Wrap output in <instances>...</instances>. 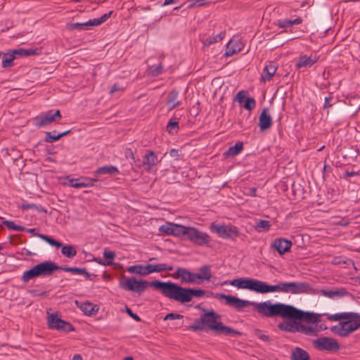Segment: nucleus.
Returning <instances> with one entry per match:
<instances>
[{
    "label": "nucleus",
    "mask_w": 360,
    "mask_h": 360,
    "mask_svg": "<svg viewBox=\"0 0 360 360\" xmlns=\"http://www.w3.org/2000/svg\"><path fill=\"white\" fill-rule=\"evenodd\" d=\"M219 297L224 299L226 304L233 307L238 311L248 306H252L259 314L265 317L281 316L283 319H293L295 321H283L278 324V328L281 330L289 333L299 332L300 322L296 321L316 323L319 321L320 316L319 314L304 311L292 305L280 302L272 304L270 301H266L257 303L225 294H220Z\"/></svg>",
    "instance_id": "obj_1"
},
{
    "label": "nucleus",
    "mask_w": 360,
    "mask_h": 360,
    "mask_svg": "<svg viewBox=\"0 0 360 360\" xmlns=\"http://www.w3.org/2000/svg\"><path fill=\"white\" fill-rule=\"evenodd\" d=\"M159 231L167 236L186 237V239L198 245H208L211 239L210 236L195 227L167 222L159 227Z\"/></svg>",
    "instance_id": "obj_2"
},
{
    "label": "nucleus",
    "mask_w": 360,
    "mask_h": 360,
    "mask_svg": "<svg viewBox=\"0 0 360 360\" xmlns=\"http://www.w3.org/2000/svg\"><path fill=\"white\" fill-rule=\"evenodd\" d=\"M221 316L213 310H204L199 319L195 320L193 323L190 326L193 330H213L219 335H226L235 337L240 335V333L233 328L224 326L219 320Z\"/></svg>",
    "instance_id": "obj_3"
},
{
    "label": "nucleus",
    "mask_w": 360,
    "mask_h": 360,
    "mask_svg": "<svg viewBox=\"0 0 360 360\" xmlns=\"http://www.w3.org/2000/svg\"><path fill=\"white\" fill-rule=\"evenodd\" d=\"M327 319L331 321L342 319L346 321L340 322L331 328V331L341 337H347L352 332L360 328V314L355 312H344L332 315H326Z\"/></svg>",
    "instance_id": "obj_4"
},
{
    "label": "nucleus",
    "mask_w": 360,
    "mask_h": 360,
    "mask_svg": "<svg viewBox=\"0 0 360 360\" xmlns=\"http://www.w3.org/2000/svg\"><path fill=\"white\" fill-rule=\"evenodd\" d=\"M154 288L160 289L161 292L167 297L181 303L190 302L188 288H182L172 282H162L155 281Z\"/></svg>",
    "instance_id": "obj_5"
},
{
    "label": "nucleus",
    "mask_w": 360,
    "mask_h": 360,
    "mask_svg": "<svg viewBox=\"0 0 360 360\" xmlns=\"http://www.w3.org/2000/svg\"><path fill=\"white\" fill-rule=\"evenodd\" d=\"M62 269L51 261H45L34 266L30 270L23 273L22 280L27 283L30 280L41 276H50L54 271Z\"/></svg>",
    "instance_id": "obj_6"
},
{
    "label": "nucleus",
    "mask_w": 360,
    "mask_h": 360,
    "mask_svg": "<svg viewBox=\"0 0 360 360\" xmlns=\"http://www.w3.org/2000/svg\"><path fill=\"white\" fill-rule=\"evenodd\" d=\"M155 281H147L146 280H138L135 277L124 278L120 281V286L127 291H131L139 295L142 294L148 286L154 288Z\"/></svg>",
    "instance_id": "obj_7"
},
{
    "label": "nucleus",
    "mask_w": 360,
    "mask_h": 360,
    "mask_svg": "<svg viewBox=\"0 0 360 360\" xmlns=\"http://www.w3.org/2000/svg\"><path fill=\"white\" fill-rule=\"evenodd\" d=\"M172 270H173V266L167 264H147L146 266L138 264L127 268L128 272L141 276H147L154 272Z\"/></svg>",
    "instance_id": "obj_8"
},
{
    "label": "nucleus",
    "mask_w": 360,
    "mask_h": 360,
    "mask_svg": "<svg viewBox=\"0 0 360 360\" xmlns=\"http://www.w3.org/2000/svg\"><path fill=\"white\" fill-rule=\"evenodd\" d=\"M313 346L319 351L337 352L340 349L338 341L330 337H321L312 341Z\"/></svg>",
    "instance_id": "obj_9"
},
{
    "label": "nucleus",
    "mask_w": 360,
    "mask_h": 360,
    "mask_svg": "<svg viewBox=\"0 0 360 360\" xmlns=\"http://www.w3.org/2000/svg\"><path fill=\"white\" fill-rule=\"evenodd\" d=\"M210 229L222 238H231L233 240L239 236V231L238 228L232 225L212 224Z\"/></svg>",
    "instance_id": "obj_10"
},
{
    "label": "nucleus",
    "mask_w": 360,
    "mask_h": 360,
    "mask_svg": "<svg viewBox=\"0 0 360 360\" xmlns=\"http://www.w3.org/2000/svg\"><path fill=\"white\" fill-rule=\"evenodd\" d=\"M48 326L50 328L70 332L75 330L73 326L64 320H62L57 314H51L48 316Z\"/></svg>",
    "instance_id": "obj_11"
},
{
    "label": "nucleus",
    "mask_w": 360,
    "mask_h": 360,
    "mask_svg": "<svg viewBox=\"0 0 360 360\" xmlns=\"http://www.w3.org/2000/svg\"><path fill=\"white\" fill-rule=\"evenodd\" d=\"M310 289V286L307 283L281 282V292L291 294L306 293Z\"/></svg>",
    "instance_id": "obj_12"
},
{
    "label": "nucleus",
    "mask_w": 360,
    "mask_h": 360,
    "mask_svg": "<svg viewBox=\"0 0 360 360\" xmlns=\"http://www.w3.org/2000/svg\"><path fill=\"white\" fill-rule=\"evenodd\" d=\"M230 284L240 289H248L256 292H258L259 280L248 278H240L232 280Z\"/></svg>",
    "instance_id": "obj_13"
},
{
    "label": "nucleus",
    "mask_w": 360,
    "mask_h": 360,
    "mask_svg": "<svg viewBox=\"0 0 360 360\" xmlns=\"http://www.w3.org/2000/svg\"><path fill=\"white\" fill-rule=\"evenodd\" d=\"M61 117L60 112L59 110H56L54 112L52 110H49L44 114L37 116L35 118L36 126L44 127L54 122L56 119Z\"/></svg>",
    "instance_id": "obj_14"
},
{
    "label": "nucleus",
    "mask_w": 360,
    "mask_h": 360,
    "mask_svg": "<svg viewBox=\"0 0 360 360\" xmlns=\"http://www.w3.org/2000/svg\"><path fill=\"white\" fill-rule=\"evenodd\" d=\"M173 276L174 278H181V281L185 283L200 284V281H197L198 276H196V274L190 272L186 269H177Z\"/></svg>",
    "instance_id": "obj_15"
},
{
    "label": "nucleus",
    "mask_w": 360,
    "mask_h": 360,
    "mask_svg": "<svg viewBox=\"0 0 360 360\" xmlns=\"http://www.w3.org/2000/svg\"><path fill=\"white\" fill-rule=\"evenodd\" d=\"M292 242L285 238H277L271 243V248L276 250L279 255L289 252L292 247Z\"/></svg>",
    "instance_id": "obj_16"
},
{
    "label": "nucleus",
    "mask_w": 360,
    "mask_h": 360,
    "mask_svg": "<svg viewBox=\"0 0 360 360\" xmlns=\"http://www.w3.org/2000/svg\"><path fill=\"white\" fill-rule=\"evenodd\" d=\"M158 162V157L152 150L148 151L143 156V166L148 172H153L154 167Z\"/></svg>",
    "instance_id": "obj_17"
},
{
    "label": "nucleus",
    "mask_w": 360,
    "mask_h": 360,
    "mask_svg": "<svg viewBox=\"0 0 360 360\" xmlns=\"http://www.w3.org/2000/svg\"><path fill=\"white\" fill-rule=\"evenodd\" d=\"M318 57L316 55H302L300 56L295 64L297 68H308L311 67L317 60Z\"/></svg>",
    "instance_id": "obj_18"
},
{
    "label": "nucleus",
    "mask_w": 360,
    "mask_h": 360,
    "mask_svg": "<svg viewBox=\"0 0 360 360\" xmlns=\"http://www.w3.org/2000/svg\"><path fill=\"white\" fill-rule=\"evenodd\" d=\"M272 125L271 117L268 114V108L262 110L259 117V127L261 131H265Z\"/></svg>",
    "instance_id": "obj_19"
},
{
    "label": "nucleus",
    "mask_w": 360,
    "mask_h": 360,
    "mask_svg": "<svg viewBox=\"0 0 360 360\" xmlns=\"http://www.w3.org/2000/svg\"><path fill=\"white\" fill-rule=\"evenodd\" d=\"M272 292H281V282L276 285H268L265 282L259 281L258 293L266 294Z\"/></svg>",
    "instance_id": "obj_20"
},
{
    "label": "nucleus",
    "mask_w": 360,
    "mask_h": 360,
    "mask_svg": "<svg viewBox=\"0 0 360 360\" xmlns=\"http://www.w3.org/2000/svg\"><path fill=\"white\" fill-rule=\"evenodd\" d=\"M243 44L239 41L230 40L226 49L225 56H231L241 51Z\"/></svg>",
    "instance_id": "obj_21"
},
{
    "label": "nucleus",
    "mask_w": 360,
    "mask_h": 360,
    "mask_svg": "<svg viewBox=\"0 0 360 360\" xmlns=\"http://www.w3.org/2000/svg\"><path fill=\"white\" fill-rule=\"evenodd\" d=\"M277 70V66L275 63L271 62L266 65L263 70V74L261 77V81L265 82L271 79L275 75Z\"/></svg>",
    "instance_id": "obj_22"
},
{
    "label": "nucleus",
    "mask_w": 360,
    "mask_h": 360,
    "mask_svg": "<svg viewBox=\"0 0 360 360\" xmlns=\"http://www.w3.org/2000/svg\"><path fill=\"white\" fill-rule=\"evenodd\" d=\"M118 174H120L119 169H117V167L113 165H107L99 167L94 172V175L96 177H100L102 175L105 174L114 175Z\"/></svg>",
    "instance_id": "obj_23"
},
{
    "label": "nucleus",
    "mask_w": 360,
    "mask_h": 360,
    "mask_svg": "<svg viewBox=\"0 0 360 360\" xmlns=\"http://www.w3.org/2000/svg\"><path fill=\"white\" fill-rule=\"evenodd\" d=\"M320 294L323 296L333 299L335 297H341L347 294V292L345 288H336L334 290H321Z\"/></svg>",
    "instance_id": "obj_24"
},
{
    "label": "nucleus",
    "mask_w": 360,
    "mask_h": 360,
    "mask_svg": "<svg viewBox=\"0 0 360 360\" xmlns=\"http://www.w3.org/2000/svg\"><path fill=\"white\" fill-rule=\"evenodd\" d=\"M94 26L92 20H89L86 22H75L67 24L66 28L69 31H73L75 30H88L89 27Z\"/></svg>",
    "instance_id": "obj_25"
},
{
    "label": "nucleus",
    "mask_w": 360,
    "mask_h": 360,
    "mask_svg": "<svg viewBox=\"0 0 360 360\" xmlns=\"http://www.w3.org/2000/svg\"><path fill=\"white\" fill-rule=\"evenodd\" d=\"M200 272L196 274L197 281H200V283L202 281H210L212 277V273L210 266L209 265H204L200 268Z\"/></svg>",
    "instance_id": "obj_26"
},
{
    "label": "nucleus",
    "mask_w": 360,
    "mask_h": 360,
    "mask_svg": "<svg viewBox=\"0 0 360 360\" xmlns=\"http://www.w3.org/2000/svg\"><path fill=\"white\" fill-rule=\"evenodd\" d=\"M310 356L307 351L300 347H296L291 354L292 360H309Z\"/></svg>",
    "instance_id": "obj_27"
},
{
    "label": "nucleus",
    "mask_w": 360,
    "mask_h": 360,
    "mask_svg": "<svg viewBox=\"0 0 360 360\" xmlns=\"http://www.w3.org/2000/svg\"><path fill=\"white\" fill-rule=\"evenodd\" d=\"M319 331L317 326H306L300 323L299 332L307 335L316 336Z\"/></svg>",
    "instance_id": "obj_28"
},
{
    "label": "nucleus",
    "mask_w": 360,
    "mask_h": 360,
    "mask_svg": "<svg viewBox=\"0 0 360 360\" xmlns=\"http://www.w3.org/2000/svg\"><path fill=\"white\" fill-rule=\"evenodd\" d=\"M225 35H226V32L222 31L217 35L212 36V37H207L206 39H204L202 40V44L205 46H209L212 44H214V43L221 41L224 38Z\"/></svg>",
    "instance_id": "obj_29"
},
{
    "label": "nucleus",
    "mask_w": 360,
    "mask_h": 360,
    "mask_svg": "<svg viewBox=\"0 0 360 360\" xmlns=\"http://www.w3.org/2000/svg\"><path fill=\"white\" fill-rule=\"evenodd\" d=\"M243 148V142H237L235 146L230 147L224 155L226 157H233L239 154Z\"/></svg>",
    "instance_id": "obj_30"
},
{
    "label": "nucleus",
    "mask_w": 360,
    "mask_h": 360,
    "mask_svg": "<svg viewBox=\"0 0 360 360\" xmlns=\"http://www.w3.org/2000/svg\"><path fill=\"white\" fill-rule=\"evenodd\" d=\"M302 22V19L301 18H297L295 20H278L277 25L281 28H286L294 25H300Z\"/></svg>",
    "instance_id": "obj_31"
},
{
    "label": "nucleus",
    "mask_w": 360,
    "mask_h": 360,
    "mask_svg": "<svg viewBox=\"0 0 360 360\" xmlns=\"http://www.w3.org/2000/svg\"><path fill=\"white\" fill-rule=\"evenodd\" d=\"M177 97L178 92L175 90L172 91L169 94L167 103L169 106V110L174 109L180 104V102L176 100Z\"/></svg>",
    "instance_id": "obj_32"
},
{
    "label": "nucleus",
    "mask_w": 360,
    "mask_h": 360,
    "mask_svg": "<svg viewBox=\"0 0 360 360\" xmlns=\"http://www.w3.org/2000/svg\"><path fill=\"white\" fill-rule=\"evenodd\" d=\"M80 309L85 314L88 316L93 315L98 311L96 306L90 302L82 303L80 305Z\"/></svg>",
    "instance_id": "obj_33"
},
{
    "label": "nucleus",
    "mask_w": 360,
    "mask_h": 360,
    "mask_svg": "<svg viewBox=\"0 0 360 360\" xmlns=\"http://www.w3.org/2000/svg\"><path fill=\"white\" fill-rule=\"evenodd\" d=\"M70 132V130L65 131L63 133L58 134L57 135L52 134V132H46L45 141L48 143H52L56 141H58L61 137L68 135Z\"/></svg>",
    "instance_id": "obj_34"
},
{
    "label": "nucleus",
    "mask_w": 360,
    "mask_h": 360,
    "mask_svg": "<svg viewBox=\"0 0 360 360\" xmlns=\"http://www.w3.org/2000/svg\"><path fill=\"white\" fill-rule=\"evenodd\" d=\"M61 248L62 254L68 258H73L77 254V251L72 245H62Z\"/></svg>",
    "instance_id": "obj_35"
},
{
    "label": "nucleus",
    "mask_w": 360,
    "mask_h": 360,
    "mask_svg": "<svg viewBox=\"0 0 360 360\" xmlns=\"http://www.w3.org/2000/svg\"><path fill=\"white\" fill-rule=\"evenodd\" d=\"M103 257L106 261L98 262V263L103 265H110L112 263V260L115 258V253L112 251L105 250L103 252Z\"/></svg>",
    "instance_id": "obj_36"
},
{
    "label": "nucleus",
    "mask_w": 360,
    "mask_h": 360,
    "mask_svg": "<svg viewBox=\"0 0 360 360\" xmlns=\"http://www.w3.org/2000/svg\"><path fill=\"white\" fill-rule=\"evenodd\" d=\"M60 269L67 272H71L74 274L84 275L86 277L89 276V273L86 271L85 269H81L77 267H62V269Z\"/></svg>",
    "instance_id": "obj_37"
},
{
    "label": "nucleus",
    "mask_w": 360,
    "mask_h": 360,
    "mask_svg": "<svg viewBox=\"0 0 360 360\" xmlns=\"http://www.w3.org/2000/svg\"><path fill=\"white\" fill-rule=\"evenodd\" d=\"M39 237L48 243L49 245L56 247V248H59L62 247V243L58 240H54L53 238L43 234H39Z\"/></svg>",
    "instance_id": "obj_38"
},
{
    "label": "nucleus",
    "mask_w": 360,
    "mask_h": 360,
    "mask_svg": "<svg viewBox=\"0 0 360 360\" xmlns=\"http://www.w3.org/2000/svg\"><path fill=\"white\" fill-rule=\"evenodd\" d=\"M13 52L11 54H4L2 60L3 68H8L13 65V61L15 59Z\"/></svg>",
    "instance_id": "obj_39"
},
{
    "label": "nucleus",
    "mask_w": 360,
    "mask_h": 360,
    "mask_svg": "<svg viewBox=\"0 0 360 360\" xmlns=\"http://www.w3.org/2000/svg\"><path fill=\"white\" fill-rule=\"evenodd\" d=\"M179 129V122L171 119L167 125V130L169 134L176 133Z\"/></svg>",
    "instance_id": "obj_40"
},
{
    "label": "nucleus",
    "mask_w": 360,
    "mask_h": 360,
    "mask_svg": "<svg viewBox=\"0 0 360 360\" xmlns=\"http://www.w3.org/2000/svg\"><path fill=\"white\" fill-rule=\"evenodd\" d=\"M3 223L8 229H11V230L23 231L25 229L23 226L16 225L12 221L6 220Z\"/></svg>",
    "instance_id": "obj_41"
},
{
    "label": "nucleus",
    "mask_w": 360,
    "mask_h": 360,
    "mask_svg": "<svg viewBox=\"0 0 360 360\" xmlns=\"http://www.w3.org/2000/svg\"><path fill=\"white\" fill-rule=\"evenodd\" d=\"M68 185L73 188H85V185L82 181V178L79 179H71L68 181Z\"/></svg>",
    "instance_id": "obj_42"
},
{
    "label": "nucleus",
    "mask_w": 360,
    "mask_h": 360,
    "mask_svg": "<svg viewBox=\"0 0 360 360\" xmlns=\"http://www.w3.org/2000/svg\"><path fill=\"white\" fill-rule=\"evenodd\" d=\"M112 13V11H110L108 13L103 14L101 17H100L98 18L93 19L92 20L94 22V26H97V25H99L102 24L105 21H106L110 18V16L111 15Z\"/></svg>",
    "instance_id": "obj_43"
},
{
    "label": "nucleus",
    "mask_w": 360,
    "mask_h": 360,
    "mask_svg": "<svg viewBox=\"0 0 360 360\" xmlns=\"http://www.w3.org/2000/svg\"><path fill=\"white\" fill-rule=\"evenodd\" d=\"M190 295V301H191L193 297H202L205 294V291L201 289H191L188 288Z\"/></svg>",
    "instance_id": "obj_44"
},
{
    "label": "nucleus",
    "mask_w": 360,
    "mask_h": 360,
    "mask_svg": "<svg viewBox=\"0 0 360 360\" xmlns=\"http://www.w3.org/2000/svg\"><path fill=\"white\" fill-rule=\"evenodd\" d=\"M270 221L266 220H260L257 222L256 228L259 231H267L270 227Z\"/></svg>",
    "instance_id": "obj_45"
},
{
    "label": "nucleus",
    "mask_w": 360,
    "mask_h": 360,
    "mask_svg": "<svg viewBox=\"0 0 360 360\" xmlns=\"http://www.w3.org/2000/svg\"><path fill=\"white\" fill-rule=\"evenodd\" d=\"M256 102L253 98H247L245 100V103L244 105V108L246 110H252L255 108Z\"/></svg>",
    "instance_id": "obj_46"
},
{
    "label": "nucleus",
    "mask_w": 360,
    "mask_h": 360,
    "mask_svg": "<svg viewBox=\"0 0 360 360\" xmlns=\"http://www.w3.org/2000/svg\"><path fill=\"white\" fill-rule=\"evenodd\" d=\"M13 53H16L20 56H31L34 54V51L32 49H16L13 51Z\"/></svg>",
    "instance_id": "obj_47"
},
{
    "label": "nucleus",
    "mask_w": 360,
    "mask_h": 360,
    "mask_svg": "<svg viewBox=\"0 0 360 360\" xmlns=\"http://www.w3.org/2000/svg\"><path fill=\"white\" fill-rule=\"evenodd\" d=\"M255 335L257 336L258 338H259L261 340L264 341V342H269L270 341V338L264 334L262 330H259V329H257L255 330Z\"/></svg>",
    "instance_id": "obj_48"
},
{
    "label": "nucleus",
    "mask_w": 360,
    "mask_h": 360,
    "mask_svg": "<svg viewBox=\"0 0 360 360\" xmlns=\"http://www.w3.org/2000/svg\"><path fill=\"white\" fill-rule=\"evenodd\" d=\"M162 68H163V67H162L161 63H160L157 66H155V65L151 66L150 68V73L153 76L158 75H160L162 72Z\"/></svg>",
    "instance_id": "obj_49"
},
{
    "label": "nucleus",
    "mask_w": 360,
    "mask_h": 360,
    "mask_svg": "<svg viewBox=\"0 0 360 360\" xmlns=\"http://www.w3.org/2000/svg\"><path fill=\"white\" fill-rule=\"evenodd\" d=\"M352 262L350 259L345 260L342 257H336L333 259L332 263L336 265H340V264H347L349 263Z\"/></svg>",
    "instance_id": "obj_50"
},
{
    "label": "nucleus",
    "mask_w": 360,
    "mask_h": 360,
    "mask_svg": "<svg viewBox=\"0 0 360 360\" xmlns=\"http://www.w3.org/2000/svg\"><path fill=\"white\" fill-rule=\"evenodd\" d=\"M98 180L96 179L87 178V177L82 178V183H84V184H86V185H85V188L94 186L95 183Z\"/></svg>",
    "instance_id": "obj_51"
},
{
    "label": "nucleus",
    "mask_w": 360,
    "mask_h": 360,
    "mask_svg": "<svg viewBox=\"0 0 360 360\" xmlns=\"http://www.w3.org/2000/svg\"><path fill=\"white\" fill-rule=\"evenodd\" d=\"M21 207L24 210H27L30 209H36L39 212L43 211V210L41 208H39L36 205L32 204V203H27V202L22 203L21 205Z\"/></svg>",
    "instance_id": "obj_52"
},
{
    "label": "nucleus",
    "mask_w": 360,
    "mask_h": 360,
    "mask_svg": "<svg viewBox=\"0 0 360 360\" xmlns=\"http://www.w3.org/2000/svg\"><path fill=\"white\" fill-rule=\"evenodd\" d=\"M183 317L184 316L182 315L179 314L170 313V314H167L165 316L164 320L167 321V320H174V319H183Z\"/></svg>",
    "instance_id": "obj_53"
},
{
    "label": "nucleus",
    "mask_w": 360,
    "mask_h": 360,
    "mask_svg": "<svg viewBox=\"0 0 360 360\" xmlns=\"http://www.w3.org/2000/svg\"><path fill=\"white\" fill-rule=\"evenodd\" d=\"M124 89H125V87H124V86H122V85H120V84H115L112 86V88H111V89H110V93L111 94H114V93H115V92H117V91H123Z\"/></svg>",
    "instance_id": "obj_54"
},
{
    "label": "nucleus",
    "mask_w": 360,
    "mask_h": 360,
    "mask_svg": "<svg viewBox=\"0 0 360 360\" xmlns=\"http://www.w3.org/2000/svg\"><path fill=\"white\" fill-rule=\"evenodd\" d=\"M124 155L127 158H131L134 162H136L134 153L131 148H127L125 150Z\"/></svg>",
    "instance_id": "obj_55"
},
{
    "label": "nucleus",
    "mask_w": 360,
    "mask_h": 360,
    "mask_svg": "<svg viewBox=\"0 0 360 360\" xmlns=\"http://www.w3.org/2000/svg\"><path fill=\"white\" fill-rule=\"evenodd\" d=\"M245 91H239L236 96V101H237L238 103H241L243 100L245 99Z\"/></svg>",
    "instance_id": "obj_56"
},
{
    "label": "nucleus",
    "mask_w": 360,
    "mask_h": 360,
    "mask_svg": "<svg viewBox=\"0 0 360 360\" xmlns=\"http://www.w3.org/2000/svg\"><path fill=\"white\" fill-rule=\"evenodd\" d=\"M127 312L135 321H141L140 317L137 314H134L132 312L131 309H130L129 308L127 307Z\"/></svg>",
    "instance_id": "obj_57"
},
{
    "label": "nucleus",
    "mask_w": 360,
    "mask_h": 360,
    "mask_svg": "<svg viewBox=\"0 0 360 360\" xmlns=\"http://www.w3.org/2000/svg\"><path fill=\"white\" fill-rule=\"evenodd\" d=\"M169 155H170L171 157L176 158H178L179 156L178 150L174 149V148L170 150Z\"/></svg>",
    "instance_id": "obj_58"
},
{
    "label": "nucleus",
    "mask_w": 360,
    "mask_h": 360,
    "mask_svg": "<svg viewBox=\"0 0 360 360\" xmlns=\"http://www.w3.org/2000/svg\"><path fill=\"white\" fill-rule=\"evenodd\" d=\"M330 99H331V97H326L325 98V103H324L325 108H329V107L332 106V104L330 103Z\"/></svg>",
    "instance_id": "obj_59"
},
{
    "label": "nucleus",
    "mask_w": 360,
    "mask_h": 360,
    "mask_svg": "<svg viewBox=\"0 0 360 360\" xmlns=\"http://www.w3.org/2000/svg\"><path fill=\"white\" fill-rule=\"evenodd\" d=\"M190 4L188 6V8H192L195 6H198V2H195V0H189Z\"/></svg>",
    "instance_id": "obj_60"
},
{
    "label": "nucleus",
    "mask_w": 360,
    "mask_h": 360,
    "mask_svg": "<svg viewBox=\"0 0 360 360\" xmlns=\"http://www.w3.org/2000/svg\"><path fill=\"white\" fill-rule=\"evenodd\" d=\"M177 0H165L164 4H163V6H167V5H169L171 4H173V3H175L176 2Z\"/></svg>",
    "instance_id": "obj_61"
},
{
    "label": "nucleus",
    "mask_w": 360,
    "mask_h": 360,
    "mask_svg": "<svg viewBox=\"0 0 360 360\" xmlns=\"http://www.w3.org/2000/svg\"><path fill=\"white\" fill-rule=\"evenodd\" d=\"M72 360H83L80 354H75L73 356Z\"/></svg>",
    "instance_id": "obj_62"
},
{
    "label": "nucleus",
    "mask_w": 360,
    "mask_h": 360,
    "mask_svg": "<svg viewBox=\"0 0 360 360\" xmlns=\"http://www.w3.org/2000/svg\"><path fill=\"white\" fill-rule=\"evenodd\" d=\"M195 2H198V6H202L205 4L204 2L205 0H195Z\"/></svg>",
    "instance_id": "obj_63"
},
{
    "label": "nucleus",
    "mask_w": 360,
    "mask_h": 360,
    "mask_svg": "<svg viewBox=\"0 0 360 360\" xmlns=\"http://www.w3.org/2000/svg\"><path fill=\"white\" fill-rule=\"evenodd\" d=\"M256 191H257L256 188H252L250 189L251 195H252V196H256Z\"/></svg>",
    "instance_id": "obj_64"
}]
</instances>
